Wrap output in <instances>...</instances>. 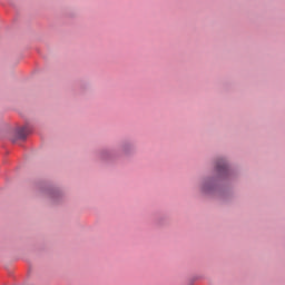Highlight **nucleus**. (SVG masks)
Instances as JSON below:
<instances>
[{
	"instance_id": "obj_1",
	"label": "nucleus",
	"mask_w": 285,
	"mask_h": 285,
	"mask_svg": "<svg viewBox=\"0 0 285 285\" xmlns=\"http://www.w3.org/2000/svg\"><path fill=\"white\" fill-rule=\"evenodd\" d=\"M28 135H30V128L26 125L22 127H18L14 131H12L9 139L11 141H19V140L23 141V139H26Z\"/></svg>"
},
{
	"instance_id": "obj_2",
	"label": "nucleus",
	"mask_w": 285,
	"mask_h": 285,
	"mask_svg": "<svg viewBox=\"0 0 285 285\" xmlns=\"http://www.w3.org/2000/svg\"><path fill=\"white\" fill-rule=\"evenodd\" d=\"M216 168L218 173L226 170V163L224 160L218 161Z\"/></svg>"
},
{
	"instance_id": "obj_3",
	"label": "nucleus",
	"mask_w": 285,
	"mask_h": 285,
	"mask_svg": "<svg viewBox=\"0 0 285 285\" xmlns=\"http://www.w3.org/2000/svg\"><path fill=\"white\" fill-rule=\"evenodd\" d=\"M208 187H209V185L205 184V185H203L202 190H204V193H206V190H208Z\"/></svg>"
},
{
	"instance_id": "obj_4",
	"label": "nucleus",
	"mask_w": 285,
	"mask_h": 285,
	"mask_svg": "<svg viewBox=\"0 0 285 285\" xmlns=\"http://www.w3.org/2000/svg\"><path fill=\"white\" fill-rule=\"evenodd\" d=\"M124 151L126 153V147H124Z\"/></svg>"
}]
</instances>
